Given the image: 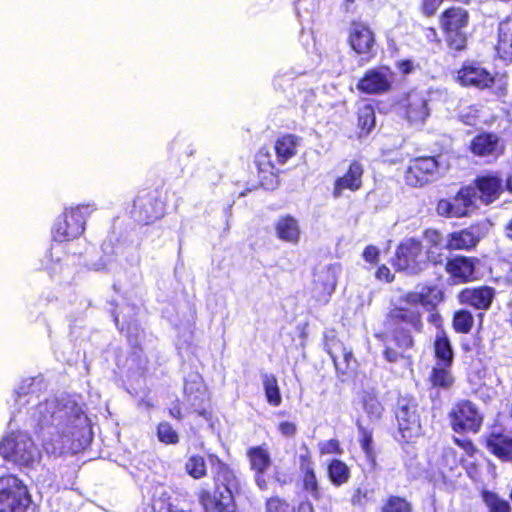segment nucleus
<instances>
[{"label": "nucleus", "instance_id": "nucleus-1", "mask_svg": "<svg viewBox=\"0 0 512 512\" xmlns=\"http://www.w3.org/2000/svg\"><path fill=\"white\" fill-rule=\"evenodd\" d=\"M32 419L42 430L43 446L48 453L74 452L91 440L89 420L82 407L70 396L40 403L33 411Z\"/></svg>", "mask_w": 512, "mask_h": 512}, {"label": "nucleus", "instance_id": "nucleus-2", "mask_svg": "<svg viewBox=\"0 0 512 512\" xmlns=\"http://www.w3.org/2000/svg\"><path fill=\"white\" fill-rule=\"evenodd\" d=\"M432 305L428 294L424 292H409L399 298V305L390 311L389 320L395 325L393 339L400 349H409L414 343L411 330L405 325L415 332H421L423 328L421 308Z\"/></svg>", "mask_w": 512, "mask_h": 512}, {"label": "nucleus", "instance_id": "nucleus-3", "mask_svg": "<svg viewBox=\"0 0 512 512\" xmlns=\"http://www.w3.org/2000/svg\"><path fill=\"white\" fill-rule=\"evenodd\" d=\"M215 492L202 489L198 500L206 512H236L235 495L241 491V479L217 457L211 458Z\"/></svg>", "mask_w": 512, "mask_h": 512}, {"label": "nucleus", "instance_id": "nucleus-4", "mask_svg": "<svg viewBox=\"0 0 512 512\" xmlns=\"http://www.w3.org/2000/svg\"><path fill=\"white\" fill-rule=\"evenodd\" d=\"M0 457L19 466H30L38 460L39 451L28 434L17 432L0 442Z\"/></svg>", "mask_w": 512, "mask_h": 512}, {"label": "nucleus", "instance_id": "nucleus-5", "mask_svg": "<svg viewBox=\"0 0 512 512\" xmlns=\"http://www.w3.org/2000/svg\"><path fill=\"white\" fill-rule=\"evenodd\" d=\"M95 210L94 204L66 208L54 225V239L64 242L78 238L85 230L86 218Z\"/></svg>", "mask_w": 512, "mask_h": 512}, {"label": "nucleus", "instance_id": "nucleus-6", "mask_svg": "<svg viewBox=\"0 0 512 512\" xmlns=\"http://www.w3.org/2000/svg\"><path fill=\"white\" fill-rule=\"evenodd\" d=\"M31 503L27 487L17 477L0 479V512H26Z\"/></svg>", "mask_w": 512, "mask_h": 512}, {"label": "nucleus", "instance_id": "nucleus-7", "mask_svg": "<svg viewBox=\"0 0 512 512\" xmlns=\"http://www.w3.org/2000/svg\"><path fill=\"white\" fill-rule=\"evenodd\" d=\"M468 21L469 14L462 7L453 6L443 12L441 23L451 49L461 51L466 47L467 39L463 30L467 27Z\"/></svg>", "mask_w": 512, "mask_h": 512}, {"label": "nucleus", "instance_id": "nucleus-8", "mask_svg": "<svg viewBox=\"0 0 512 512\" xmlns=\"http://www.w3.org/2000/svg\"><path fill=\"white\" fill-rule=\"evenodd\" d=\"M396 418L399 432L406 442H412L421 435L422 427L415 400L408 398L399 399Z\"/></svg>", "mask_w": 512, "mask_h": 512}, {"label": "nucleus", "instance_id": "nucleus-9", "mask_svg": "<svg viewBox=\"0 0 512 512\" xmlns=\"http://www.w3.org/2000/svg\"><path fill=\"white\" fill-rule=\"evenodd\" d=\"M393 265L410 274L418 273L425 265L422 244L415 238L404 239L397 247Z\"/></svg>", "mask_w": 512, "mask_h": 512}, {"label": "nucleus", "instance_id": "nucleus-10", "mask_svg": "<svg viewBox=\"0 0 512 512\" xmlns=\"http://www.w3.org/2000/svg\"><path fill=\"white\" fill-rule=\"evenodd\" d=\"M449 419L455 432L477 433L483 422L476 405L468 400L457 402L449 412Z\"/></svg>", "mask_w": 512, "mask_h": 512}, {"label": "nucleus", "instance_id": "nucleus-11", "mask_svg": "<svg viewBox=\"0 0 512 512\" xmlns=\"http://www.w3.org/2000/svg\"><path fill=\"white\" fill-rule=\"evenodd\" d=\"M438 174V162L433 157L417 158L410 161L405 171V182L412 187H420L433 181Z\"/></svg>", "mask_w": 512, "mask_h": 512}, {"label": "nucleus", "instance_id": "nucleus-12", "mask_svg": "<svg viewBox=\"0 0 512 512\" xmlns=\"http://www.w3.org/2000/svg\"><path fill=\"white\" fill-rule=\"evenodd\" d=\"M324 338L325 350L330 355L336 371L341 374H346L348 371L352 370L355 364L352 350L346 347L345 344L336 337L334 331H326Z\"/></svg>", "mask_w": 512, "mask_h": 512}, {"label": "nucleus", "instance_id": "nucleus-13", "mask_svg": "<svg viewBox=\"0 0 512 512\" xmlns=\"http://www.w3.org/2000/svg\"><path fill=\"white\" fill-rule=\"evenodd\" d=\"M476 207V193L472 187L462 188L452 200H440L437 204V213L446 217L465 216L470 208Z\"/></svg>", "mask_w": 512, "mask_h": 512}, {"label": "nucleus", "instance_id": "nucleus-14", "mask_svg": "<svg viewBox=\"0 0 512 512\" xmlns=\"http://www.w3.org/2000/svg\"><path fill=\"white\" fill-rule=\"evenodd\" d=\"M339 267L337 265H329L322 268L315 274L313 297L319 303H327L330 296L335 291Z\"/></svg>", "mask_w": 512, "mask_h": 512}, {"label": "nucleus", "instance_id": "nucleus-15", "mask_svg": "<svg viewBox=\"0 0 512 512\" xmlns=\"http://www.w3.org/2000/svg\"><path fill=\"white\" fill-rule=\"evenodd\" d=\"M393 74L389 68L380 67L368 70L359 81L357 88L367 94H378L390 89Z\"/></svg>", "mask_w": 512, "mask_h": 512}, {"label": "nucleus", "instance_id": "nucleus-16", "mask_svg": "<svg viewBox=\"0 0 512 512\" xmlns=\"http://www.w3.org/2000/svg\"><path fill=\"white\" fill-rule=\"evenodd\" d=\"M457 80L463 86L485 89L492 86L494 76L477 63H467L457 72Z\"/></svg>", "mask_w": 512, "mask_h": 512}, {"label": "nucleus", "instance_id": "nucleus-17", "mask_svg": "<svg viewBox=\"0 0 512 512\" xmlns=\"http://www.w3.org/2000/svg\"><path fill=\"white\" fill-rule=\"evenodd\" d=\"M428 99L425 92L412 91L403 101L405 117L412 124H421L429 116Z\"/></svg>", "mask_w": 512, "mask_h": 512}, {"label": "nucleus", "instance_id": "nucleus-18", "mask_svg": "<svg viewBox=\"0 0 512 512\" xmlns=\"http://www.w3.org/2000/svg\"><path fill=\"white\" fill-rule=\"evenodd\" d=\"M348 42L356 53H369L375 44L374 33L367 24L353 21L349 28Z\"/></svg>", "mask_w": 512, "mask_h": 512}, {"label": "nucleus", "instance_id": "nucleus-19", "mask_svg": "<svg viewBox=\"0 0 512 512\" xmlns=\"http://www.w3.org/2000/svg\"><path fill=\"white\" fill-rule=\"evenodd\" d=\"M134 214L139 222L149 224L164 215V204L150 195L139 197L134 203Z\"/></svg>", "mask_w": 512, "mask_h": 512}, {"label": "nucleus", "instance_id": "nucleus-20", "mask_svg": "<svg viewBox=\"0 0 512 512\" xmlns=\"http://www.w3.org/2000/svg\"><path fill=\"white\" fill-rule=\"evenodd\" d=\"M363 166L359 162H352L346 173L335 180L333 197L340 198L345 190L355 192L362 187Z\"/></svg>", "mask_w": 512, "mask_h": 512}, {"label": "nucleus", "instance_id": "nucleus-21", "mask_svg": "<svg viewBox=\"0 0 512 512\" xmlns=\"http://www.w3.org/2000/svg\"><path fill=\"white\" fill-rule=\"evenodd\" d=\"M470 149L473 154L480 157H498L504 152V144L497 135L482 133L472 139Z\"/></svg>", "mask_w": 512, "mask_h": 512}, {"label": "nucleus", "instance_id": "nucleus-22", "mask_svg": "<svg viewBox=\"0 0 512 512\" xmlns=\"http://www.w3.org/2000/svg\"><path fill=\"white\" fill-rule=\"evenodd\" d=\"M473 188L476 193V202L480 200L484 204H490L502 192V179L497 175H485L477 179V187Z\"/></svg>", "mask_w": 512, "mask_h": 512}, {"label": "nucleus", "instance_id": "nucleus-23", "mask_svg": "<svg viewBox=\"0 0 512 512\" xmlns=\"http://www.w3.org/2000/svg\"><path fill=\"white\" fill-rule=\"evenodd\" d=\"M184 392L191 408L199 415L207 417L208 412L205 408V403L208 401V394L203 383L196 380L187 382Z\"/></svg>", "mask_w": 512, "mask_h": 512}, {"label": "nucleus", "instance_id": "nucleus-24", "mask_svg": "<svg viewBox=\"0 0 512 512\" xmlns=\"http://www.w3.org/2000/svg\"><path fill=\"white\" fill-rule=\"evenodd\" d=\"M493 298L494 290L487 286L465 289L460 294V300L462 303L482 310L490 307Z\"/></svg>", "mask_w": 512, "mask_h": 512}, {"label": "nucleus", "instance_id": "nucleus-25", "mask_svg": "<svg viewBox=\"0 0 512 512\" xmlns=\"http://www.w3.org/2000/svg\"><path fill=\"white\" fill-rule=\"evenodd\" d=\"M276 236L287 243L297 244L300 240V226L296 218L286 215L280 217L275 223Z\"/></svg>", "mask_w": 512, "mask_h": 512}, {"label": "nucleus", "instance_id": "nucleus-26", "mask_svg": "<svg viewBox=\"0 0 512 512\" xmlns=\"http://www.w3.org/2000/svg\"><path fill=\"white\" fill-rule=\"evenodd\" d=\"M475 261L474 258L456 257L447 263V271L455 278L468 281L473 277Z\"/></svg>", "mask_w": 512, "mask_h": 512}, {"label": "nucleus", "instance_id": "nucleus-27", "mask_svg": "<svg viewBox=\"0 0 512 512\" xmlns=\"http://www.w3.org/2000/svg\"><path fill=\"white\" fill-rule=\"evenodd\" d=\"M497 51L503 59L512 60V18L499 23Z\"/></svg>", "mask_w": 512, "mask_h": 512}, {"label": "nucleus", "instance_id": "nucleus-28", "mask_svg": "<svg viewBox=\"0 0 512 512\" xmlns=\"http://www.w3.org/2000/svg\"><path fill=\"white\" fill-rule=\"evenodd\" d=\"M298 137L294 135H284L275 143V151L278 162L284 164L297 152Z\"/></svg>", "mask_w": 512, "mask_h": 512}, {"label": "nucleus", "instance_id": "nucleus-29", "mask_svg": "<svg viewBox=\"0 0 512 512\" xmlns=\"http://www.w3.org/2000/svg\"><path fill=\"white\" fill-rule=\"evenodd\" d=\"M478 237L469 230H461L450 235L447 248L450 250L471 249L478 243Z\"/></svg>", "mask_w": 512, "mask_h": 512}, {"label": "nucleus", "instance_id": "nucleus-30", "mask_svg": "<svg viewBox=\"0 0 512 512\" xmlns=\"http://www.w3.org/2000/svg\"><path fill=\"white\" fill-rule=\"evenodd\" d=\"M434 347L436 357L439 361H441V364L450 366L453 361V350L445 331H438L435 338Z\"/></svg>", "mask_w": 512, "mask_h": 512}, {"label": "nucleus", "instance_id": "nucleus-31", "mask_svg": "<svg viewBox=\"0 0 512 512\" xmlns=\"http://www.w3.org/2000/svg\"><path fill=\"white\" fill-rule=\"evenodd\" d=\"M247 455L250 465L257 474L264 473L270 466L271 459L268 451L263 447H252L248 450Z\"/></svg>", "mask_w": 512, "mask_h": 512}, {"label": "nucleus", "instance_id": "nucleus-32", "mask_svg": "<svg viewBox=\"0 0 512 512\" xmlns=\"http://www.w3.org/2000/svg\"><path fill=\"white\" fill-rule=\"evenodd\" d=\"M488 446L493 454L503 460L512 459V439L504 436H491Z\"/></svg>", "mask_w": 512, "mask_h": 512}, {"label": "nucleus", "instance_id": "nucleus-33", "mask_svg": "<svg viewBox=\"0 0 512 512\" xmlns=\"http://www.w3.org/2000/svg\"><path fill=\"white\" fill-rule=\"evenodd\" d=\"M262 383L267 402L274 407L279 406L282 398L276 377L273 374L265 373L262 375Z\"/></svg>", "mask_w": 512, "mask_h": 512}, {"label": "nucleus", "instance_id": "nucleus-34", "mask_svg": "<svg viewBox=\"0 0 512 512\" xmlns=\"http://www.w3.org/2000/svg\"><path fill=\"white\" fill-rule=\"evenodd\" d=\"M328 476L334 485L341 486L349 480L350 470L344 462L334 459L328 465Z\"/></svg>", "mask_w": 512, "mask_h": 512}, {"label": "nucleus", "instance_id": "nucleus-35", "mask_svg": "<svg viewBox=\"0 0 512 512\" xmlns=\"http://www.w3.org/2000/svg\"><path fill=\"white\" fill-rule=\"evenodd\" d=\"M363 410L370 420H377L381 417L383 407L373 392L365 391L362 395Z\"/></svg>", "mask_w": 512, "mask_h": 512}, {"label": "nucleus", "instance_id": "nucleus-36", "mask_svg": "<svg viewBox=\"0 0 512 512\" xmlns=\"http://www.w3.org/2000/svg\"><path fill=\"white\" fill-rule=\"evenodd\" d=\"M481 495L489 512H511L509 502L499 497L498 494L483 490Z\"/></svg>", "mask_w": 512, "mask_h": 512}, {"label": "nucleus", "instance_id": "nucleus-37", "mask_svg": "<svg viewBox=\"0 0 512 512\" xmlns=\"http://www.w3.org/2000/svg\"><path fill=\"white\" fill-rule=\"evenodd\" d=\"M185 471L194 479H200L206 475V463L202 456L192 455L185 463Z\"/></svg>", "mask_w": 512, "mask_h": 512}, {"label": "nucleus", "instance_id": "nucleus-38", "mask_svg": "<svg viewBox=\"0 0 512 512\" xmlns=\"http://www.w3.org/2000/svg\"><path fill=\"white\" fill-rule=\"evenodd\" d=\"M474 323L472 314L467 310L455 312L453 318V327L456 332L467 334L471 331Z\"/></svg>", "mask_w": 512, "mask_h": 512}, {"label": "nucleus", "instance_id": "nucleus-39", "mask_svg": "<svg viewBox=\"0 0 512 512\" xmlns=\"http://www.w3.org/2000/svg\"><path fill=\"white\" fill-rule=\"evenodd\" d=\"M448 367L449 366H445L439 362L433 368L431 374V382L433 386L446 388L452 384L453 378L451 376L450 371L448 370Z\"/></svg>", "mask_w": 512, "mask_h": 512}, {"label": "nucleus", "instance_id": "nucleus-40", "mask_svg": "<svg viewBox=\"0 0 512 512\" xmlns=\"http://www.w3.org/2000/svg\"><path fill=\"white\" fill-rule=\"evenodd\" d=\"M375 125V112L371 105H364L358 110V126L368 134Z\"/></svg>", "mask_w": 512, "mask_h": 512}, {"label": "nucleus", "instance_id": "nucleus-41", "mask_svg": "<svg viewBox=\"0 0 512 512\" xmlns=\"http://www.w3.org/2000/svg\"><path fill=\"white\" fill-rule=\"evenodd\" d=\"M35 393V381L33 379H26L22 381L16 390V402L23 406L30 402L32 394Z\"/></svg>", "mask_w": 512, "mask_h": 512}, {"label": "nucleus", "instance_id": "nucleus-42", "mask_svg": "<svg viewBox=\"0 0 512 512\" xmlns=\"http://www.w3.org/2000/svg\"><path fill=\"white\" fill-rule=\"evenodd\" d=\"M382 512H411V505L404 498L391 496L383 506Z\"/></svg>", "mask_w": 512, "mask_h": 512}, {"label": "nucleus", "instance_id": "nucleus-43", "mask_svg": "<svg viewBox=\"0 0 512 512\" xmlns=\"http://www.w3.org/2000/svg\"><path fill=\"white\" fill-rule=\"evenodd\" d=\"M157 434L159 440L166 444H176L179 441L178 434L167 422L158 425Z\"/></svg>", "mask_w": 512, "mask_h": 512}, {"label": "nucleus", "instance_id": "nucleus-44", "mask_svg": "<svg viewBox=\"0 0 512 512\" xmlns=\"http://www.w3.org/2000/svg\"><path fill=\"white\" fill-rule=\"evenodd\" d=\"M290 93L293 95L294 102L303 106L313 98V92L310 89H299L298 83H292L290 85Z\"/></svg>", "mask_w": 512, "mask_h": 512}, {"label": "nucleus", "instance_id": "nucleus-45", "mask_svg": "<svg viewBox=\"0 0 512 512\" xmlns=\"http://www.w3.org/2000/svg\"><path fill=\"white\" fill-rule=\"evenodd\" d=\"M358 430H359V436H360V444L363 449V451L370 455L372 452V433L369 429L365 428L361 421L358 420L357 422Z\"/></svg>", "mask_w": 512, "mask_h": 512}, {"label": "nucleus", "instance_id": "nucleus-46", "mask_svg": "<svg viewBox=\"0 0 512 512\" xmlns=\"http://www.w3.org/2000/svg\"><path fill=\"white\" fill-rule=\"evenodd\" d=\"M303 473V481L304 487L307 491H310L312 494L317 493L318 484L317 478L314 472V467L309 468L306 466L305 470H301Z\"/></svg>", "mask_w": 512, "mask_h": 512}, {"label": "nucleus", "instance_id": "nucleus-47", "mask_svg": "<svg viewBox=\"0 0 512 512\" xmlns=\"http://www.w3.org/2000/svg\"><path fill=\"white\" fill-rule=\"evenodd\" d=\"M267 512H295L294 508L291 507L285 501H282L278 498H271L267 501L266 504Z\"/></svg>", "mask_w": 512, "mask_h": 512}, {"label": "nucleus", "instance_id": "nucleus-48", "mask_svg": "<svg viewBox=\"0 0 512 512\" xmlns=\"http://www.w3.org/2000/svg\"><path fill=\"white\" fill-rule=\"evenodd\" d=\"M424 238L426 242L430 245L429 247H442L443 237L440 232L437 230L428 229L424 233Z\"/></svg>", "mask_w": 512, "mask_h": 512}, {"label": "nucleus", "instance_id": "nucleus-49", "mask_svg": "<svg viewBox=\"0 0 512 512\" xmlns=\"http://www.w3.org/2000/svg\"><path fill=\"white\" fill-rule=\"evenodd\" d=\"M443 0H421V11L425 16H432L436 13Z\"/></svg>", "mask_w": 512, "mask_h": 512}, {"label": "nucleus", "instance_id": "nucleus-50", "mask_svg": "<svg viewBox=\"0 0 512 512\" xmlns=\"http://www.w3.org/2000/svg\"><path fill=\"white\" fill-rule=\"evenodd\" d=\"M441 249H442V247H438V249H436L435 247H433V248L429 247L427 249L426 253L424 254L425 262L428 261L433 264L442 263L444 260V256H443V253L441 252Z\"/></svg>", "mask_w": 512, "mask_h": 512}, {"label": "nucleus", "instance_id": "nucleus-51", "mask_svg": "<svg viewBox=\"0 0 512 512\" xmlns=\"http://www.w3.org/2000/svg\"><path fill=\"white\" fill-rule=\"evenodd\" d=\"M320 451L322 454H340V445L336 439H330L328 441L320 443Z\"/></svg>", "mask_w": 512, "mask_h": 512}, {"label": "nucleus", "instance_id": "nucleus-52", "mask_svg": "<svg viewBox=\"0 0 512 512\" xmlns=\"http://www.w3.org/2000/svg\"><path fill=\"white\" fill-rule=\"evenodd\" d=\"M153 509L155 512H182L179 511L170 502H166L163 498H159L154 501Z\"/></svg>", "mask_w": 512, "mask_h": 512}, {"label": "nucleus", "instance_id": "nucleus-53", "mask_svg": "<svg viewBox=\"0 0 512 512\" xmlns=\"http://www.w3.org/2000/svg\"><path fill=\"white\" fill-rule=\"evenodd\" d=\"M280 433L286 437H292L296 433V425L292 422H282L278 427Z\"/></svg>", "mask_w": 512, "mask_h": 512}, {"label": "nucleus", "instance_id": "nucleus-54", "mask_svg": "<svg viewBox=\"0 0 512 512\" xmlns=\"http://www.w3.org/2000/svg\"><path fill=\"white\" fill-rule=\"evenodd\" d=\"M379 251L375 246H367L363 252V257L367 262H376Z\"/></svg>", "mask_w": 512, "mask_h": 512}, {"label": "nucleus", "instance_id": "nucleus-55", "mask_svg": "<svg viewBox=\"0 0 512 512\" xmlns=\"http://www.w3.org/2000/svg\"><path fill=\"white\" fill-rule=\"evenodd\" d=\"M304 450L305 452L303 454H300L299 456L300 470H305L306 466L308 467V469L313 467V462L309 450L306 447H304Z\"/></svg>", "mask_w": 512, "mask_h": 512}, {"label": "nucleus", "instance_id": "nucleus-56", "mask_svg": "<svg viewBox=\"0 0 512 512\" xmlns=\"http://www.w3.org/2000/svg\"><path fill=\"white\" fill-rule=\"evenodd\" d=\"M376 276L378 279L385 280L387 282L392 280L390 269L387 268L386 266H382V267L378 268V270L376 272Z\"/></svg>", "mask_w": 512, "mask_h": 512}, {"label": "nucleus", "instance_id": "nucleus-57", "mask_svg": "<svg viewBox=\"0 0 512 512\" xmlns=\"http://www.w3.org/2000/svg\"><path fill=\"white\" fill-rule=\"evenodd\" d=\"M384 357L389 362H396L400 357V354L392 348H386L384 351Z\"/></svg>", "mask_w": 512, "mask_h": 512}, {"label": "nucleus", "instance_id": "nucleus-58", "mask_svg": "<svg viewBox=\"0 0 512 512\" xmlns=\"http://www.w3.org/2000/svg\"><path fill=\"white\" fill-rule=\"evenodd\" d=\"M398 67L403 74H409L414 69L413 63L409 60L400 62Z\"/></svg>", "mask_w": 512, "mask_h": 512}, {"label": "nucleus", "instance_id": "nucleus-59", "mask_svg": "<svg viewBox=\"0 0 512 512\" xmlns=\"http://www.w3.org/2000/svg\"><path fill=\"white\" fill-rule=\"evenodd\" d=\"M169 413L172 417L176 418V419H181L182 418V414H181V409H180V406L178 403H176L174 406H172L170 409H169Z\"/></svg>", "mask_w": 512, "mask_h": 512}, {"label": "nucleus", "instance_id": "nucleus-60", "mask_svg": "<svg viewBox=\"0 0 512 512\" xmlns=\"http://www.w3.org/2000/svg\"><path fill=\"white\" fill-rule=\"evenodd\" d=\"M281 77H286L287 78V81H290L292 78L290 77V75L288 73H284L283 75H277V77L275 78L274 80V85L276 87H279V88H283V85L282 83L280 82V78Z\"/></svg>", "mask_w": 512, "mask_h": 512}, {"label": "nucleus", "instance_id": "nucleus-61", "mask_svg": "<svg viewBox=\"0 0 512 512\" xmlns=\"http://www.w3.org/2000/svg\"><path fill=\"white\" fill-rule=\"evenodd\" d=\"M256 483L261 489H264L266 487V481L261 474H257Z\"/></svg>", "mask_w": 512, "mask_h": 512}, {"label": "nucleus", "instance_id": "nucleus-62", "mask_svg": "<svg viewBox=\"0 0 512 512\" xmlns=\"http://www.w3.org/2000/svg\"><path fill=\"white\" fill-rule=\"evenodd\" d=\"M462 121L468 125H474L475 124V117L474 116H467L464 117L461 115Z\"/></svg>", "mask_w": 512, "mask_h": 512}, {"label": "nucleus", "instance_id": "nucleus-63", "mask_svg": "<svg viewBox=\"0 0 512 512\" xmlns=\"http://www.w3.org/2000/svg\"><path fill=\"white\" fill-rule=\"evenodd\" d=\"M506 236L512 240V220L507 224L505 228Z\"/></svg>", "mask_w": 512, "mask_h": 512}, {"label": "nucleus", "instance_id": "nucleus-64", "mask_svg": "<svg viewBox=\"0 0 512 512\" xmlns=\"http://www.w3.org/2000/svg\"><path fill=\"white\" fill-rule=\"evenodd\" d=\"M436 36H437V34H436L435 29H433V28L427 29V33H426L427 38L432 39V38H435Z\"/></svg>", "mask_w": 512, "mask_h": 512}]
</instances>
